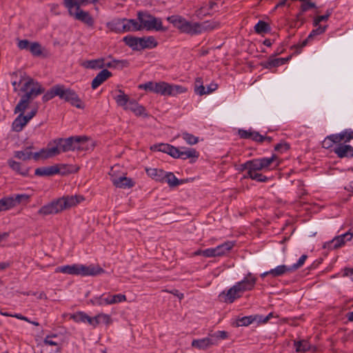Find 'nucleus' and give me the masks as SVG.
I'll use <instances>...</instances> for the list:
<instances>
[{
    "mask_svg": "<svg viewBox=\"0 0 353 353\" xmlns=\"http://www.w3.org/2000/svg\"><path fill=\"white\" fill-rule=\"evenodd\" d=\"M164 182L168 183L170 187H176L181 184L180 181L172 172H165Z\"/></svg>",
    "mask_w": 353,
    "mask_h": 353,
    "instance_id": "nucleus-46",
    "label": "nucleus"
},
{
    "mask_svg": "<svg viewBox=\"0 0 353 353\" xmlns=\"http://www.w3.org/2000/svg\"><path fill=\"white\" fill-rule=\"evenodd\" d=\"M339 134L341 136H343V137H341V141H343L345 143L353 139V130L351 129H347Z\"/></svg>",
    "mask_w": 353,
    "mask_h": 353,
    "instance_id": "nucleus-55",
    "label": "nucleus"
},
{
    "mask_svg": "<svg viewBox=\"0 0 353 353\" xmlns=\"http://www.w3.org/2000/svg\"><path fill=\"white\" fill-rule=\"evenodd\" d=\"M352 238L353 232L350 230L345 234L334 237L332 241L325 243L323 248L329 250L338 249L343 246L346 241H350Z\"/></svg>",
    "mask_w": 353,
    "mask_h": 353,
    "instance_id": "nucleus-10",
    "label": "nucleus"
},
{
    "mask_svg": "<svg viewBox=\"0 0 353 353\" xmlns=\"http://www.w3.org/2000/svg\"><path fill=\"white\" fill-rule=\"evenodd\" d=\"M147 174L157 181L164 182L165 171L157 168H146Z\"/></svg>",
    "mask_w": 353,
    "mask_h": 353,
    "instance_id": "nucleus-28",
    "label": "nucleus"
},
{
    "mask_svg": "<svg viewBox=\"0 0 353 353\" xmlns=\"http://www.w3.org/2000/svg\"><path fill=\"white\" fill-rule=\"evenodd\" d=\"M128 23L131 25L132 31H138L142 30L141 23H138L135 19H128Z\"/></svg>",
    "mask_w": 353,
    "mask_h": 353,
    "instance_id": "nucleus-64",
    "label": "nucleus"
},
{
    "mask_svg": "<svg viewBox=\"0 0 353 353\" xmlns=\"http://www.w3.org/2000/svg\"><path fill=\"white\" fill-rule=\"evenodd\" d=\"M30 101H31L30 99H26L25 97L22 96L18 104L14 108V113L20 112V114H23L25 110L28 108Z\"/></svg>",
    "mask_w": 353,
    "mask_h": 353,
    "instance_id": "nucleus-44",
    "label": "nucleus"
},
{
    "mask_svg": "<svg viewBox=\"0 0 353 353\" xmlns=\"http://www.w3.org/2000/svg\"><path fill=\"white\" fill-rule=\"evenodd\" d=\"M277 157L275 154H272L270 157H264L261 159H254L245 162V168H249L247 175L254 173H257V171H260L264 169H268L273 164L274 167L279 165V163L276 162Z\"/></svg>",
    "mask_w": 353,
    "mask_h": 353,
    "instance_id": "nucleus-3",
    "label": "nucleus"
},
{
    "mask_svg": "<svg viewBox=\"0 0 353 353\" xmlns=\"http://www.w3.org/2000/svg\"><path fill=\"white\" fill-rule=\"evenodd\" d=\"M195 35L200 34L204 32L212 31L220 26V23L215 21H205L202 23L195 22Z\"/></svg>",
    "mask_w": 353,
    "mask_h": 353,
    "instance_id": "nucleus-12",
    "label": "nucleus"
},
{
    "mask_svg": "<svg viewBox=\"0 0 353 353\" xmlns=\"http://www.w3.org/2000/svg\"><path fill=\"white\" fill-rule=\"evenodd\" d=\"M125 110L132 111L136 116H147L145 108L135 100H131L128 106L125 107Z\"/></svg>",
    "mask_w": 353,
    "mask_h": 353,
    "instance_id": "nucleus-25",
    "label": "nucleus"
},
{
    "mask_svg": "<svg viewBox=\"0 0 353 353\" xmlns=\"http://www.w3.org/2000/svg\"><path fill=\"white\" fill-rule=\"evenodd\" d=\"M83 200V196L81 195L64 196L42 206L38 214L43 216L57 214L77 205Z\"/></svg>",
    "mask_w": 353,
    "mask_h": 353,
    "instance_id": "nucleus-1",
    "label": "nucleus"
},
{
    "mask_svg": "<svg viewBox=\"0 0 353 353\" xmlns=\"http://www.w3.org/2000/svg\"><path fill=\"white\" fill-rule=\"evenodd\" d=\"M334 152L339 158L353 157V147L350 145L339 143L334 148Z\"/></svg>",
    "mask_w": 353,
    "mask_h": 353,
    "instance_id": "nucleus-16",
    "label": "nucleus"
},
{
    "mask_svg": "<svg viewBox=\"0 0 353 353\" xmlns=\"http://www.w3.org/2000/svg\"><path fill=\"white\" fill-rule=\"evenodd\" d=\"M332 10H327L325 14L318 16L317 17H316L314 21V26H319L320 22H321L323 21H327L329 19V17H330V15L332 14Z\"/></svg>",
    "mask_w": 353,
    "mask_h": 353,
    "instance_id": "nucleus-56",
    "label": "nucleus"
},
{
    "mask_svg": "<svg viewBox=\"0 0 353 353\" xmlns=\"http://www.w3.org/2000/svg\"><path fill=\"white\" fill-rule=\"evenodd\" d=\"M217 7V3L214 1H210L208 4L203 5L195 11V14L198 18L202 19L204 17L211 15V11Z\"/></svg>",
    "mask_w": 353,
    "mask_h": 353,
    "instance_id": "nucleus-21",
    "label": "nucleus"
},
{
    "mask_svg": "<svg viewBox=\"0 0 353 353\" xmlns=\"http://www.w3.org/2000/svg\"><path fill=\"white\" fill-rule=\"evenodd\" d=\"M139 88L163 96H168L169 93V83L165 81H148L145 83L140 84Z\"/></svg>",
    "mask_w": 353,
    "mask_h": 353,
    "instance_id": "nucleus-8",
    "label": "nucleus"
},
{
    "mask_svg": "<svg viewBox=\"0 0 353 353\" xmlns=\"http://www.w3.org/2000/svg\"><path fill=\"white\" fill-rule=\"evenodd\" d=\"M12 197L14 199V203L15 206L22 202L27 203L30 198L29 195L26 194H14L12 196Z\"/></svg>",
    "mask_w": 353,
    "mask_h": 353,
    "instance_id": "nucleus-54",
    "label": "nucleus"
},
{
    "mask_svg": "<svg viewBox=\"0 0 353 353\" xmlns=\"http://www.w3.org/2000/svg\"><path fill=\"white\" fill-rule=\"evenodd\" d=\"M110 301L111 305L115 304L121 302H123L126 301V296L124 294H110Z\"/></svg>",
    "mask_w": 353,
    "mask_h": 353,
    "instance_id": "nucleus-59",
    "label": "nucleus"
},
{
    "mask_svg": "<svg viewBox=\"0 0 353 353\" xmlns=\"http://www.w3.org/2000/svg\"><path fill=\"white\" fill-rule=\"evenodd\" d=\"M61 172L58 165L48 167H41L35 170L34 174L37 176H52Z\"/></svg>",
    "mask_w": 353,
    "mask_h": 353,
    "instance_id": "nucleus-19",
    "label": "nucleus"
},
{
    "mask_svg": "<svg viewBox=\"0 0 353 353\" xmlns=\"http://www.w3.org/2000/svg\"><path fill=\"white\" fill-rule=\"evenodd\" d=\"M83 66L90 69H101L105 67L104 59L87 61L83 63Z\"/></svg>",
    "mask_w": 353,
    "mask_h": 353,
    "instance_id": "nucleus-39",
    "label": "nucleus"
},
{
    "mask_svg": "<svg viewBox=\"0 0 353 353\" xmlns=\"http://www.w3.org/2000/svg\"><path fill=\"white\" fill-rule=\"evenodd\" d=\"M130 63L128 60L113 59L111 61L105 63V67L115 69H123L128 67Z\"/></svg>",
    "mask_w": 353,
    "mask_h": 353,
    "instance_id": "nucleus-36",
    "label": "nucleus"
},
{
    "mask_svg": "<svg viewBox=\"0 0 353 353\" xmlns=\"http://www.w3.org/2000/svg\"><path fill=\"white\" fill-rule=\"evenodd\" d=\"M123 19H115L107 23L108 28L117 33L123 32Z\"/></svg>",
    "mask_w": 353,
    "mask_h": 353,
    "instance_id": "nucleus-34",
    "label": "nucleus"
},
{
    "mask_svg": "<svg viewBox=\"0 0 353 353\" xmlns=\"http://www.w3.org/2000/svg\"><path fill=\"white\" fill-rule=\"evenodd\" d=\"M256 282V279L251 274L249 273L241 281L235 284L236 288L239 289L240 292L252 290Z\"/></svg>",
    "mask_w": 353,
    "mask_h": 353,
    "instance_id": "nucleus-13",
    "label": "nucleus"
},
{
    "mask_svg": "<svg viewBox=\"0 0 353 353\" xmlns=\"http://www.w3.org/2000/svg\"><path fill=\"white\" fill-rule=\"evenodd\" d=\"M60 94L61 93L59 92V85H56L43 94L42 100L44 103H46L51 100L56 96L59 97Z\"/></svg>",
    "mask_w": 353,
    "mask_h": 353,
    "instance_id": "nucleus-43",
    "label": "nucleus"
},
{
    "mask_svg": "<svg viewBox=\"0 0 353 353\" xmlns=\"http://www.w3.org/2000/svg\"><path fill=\"white\" fill-rule=\"evenodd\" d=\"M118 94L116 95L114 99L116 101L119 106H121L125 110V107L128 106V103L131 101L129 97L124 93L121 90H118Z\"/></svg>",
    "mask_w": 353,
    "mask_h": 353,
    "instance_id": "nucleus-35",
    "label": "nucleus"
},
{
    "mask_svg": "<svg viewBox=\"0 0 353 353\" xmlns=\"http://www.w3.org/2000/svg\"><path fill=\"white\" fill-rule=\"evenodd\" d=\"M182 137L189 145H195L199 142L197 137L188 132H183Z\"/></svg>",
    "mask_w": 353,
    "mask_h": 353,
    "instance_id": "nucleus-52",
    "label": "nucleus"
},
{
    "mask_svg": "<svg viewBox=\"0 0 353 353\" xmlns=\"http://www.w3.org/2000/svg\"><path fill=\"white\" fill-rule=\"evenodd\" d=\"M21 90L26 92V94L23 96L32 101L38 95L44 93L45 88L39 83L30 78L23 84Z\"/></svg>",
    "mask_w": 353,
    "mask_h": 353,
    "instance_id": "nucleus-7",
    "label": "nucleus"
},
{
    "mask_svg": "<svg viewBox=\"0 0 353 353\" xmlns=\"http://www.w3.org/2000/svg\"><path fill=\"white\" fill-rule=\"evenodd\" d=\"M88 139L86 137H70L67 139H56L51 141L54 148H57L59 154L70 150H83L87 149Z\"/></svg>",
    "mask_w": 353,
    "mask_h": 353,
    "instance_id": "nucleus-2",
    "label": "nucleus"
},
{
    "mask_svg": "<svg viewBox=\"0 0 353 353\" xmlns=\"http://www.w3.org/2000/svg\"><path fill=\"white\" fill-rule=\"evenodd\" d=\"M29 51L33 56L39 57L42 54L41 46L38 42H33L30 46Z\"/></svg>",
    "mask_w": 353,
    "mask_h": 353,
    "instance_id": "nucleus-51",
    "label": "nucleus"
},
{
    "mask_svg": "<svg viewBox=\"0 0 353 353\" xmlns=\"http://www.w3.org/2000/svg\"><path fill=\"white\" fill-rule=\"evenodd\" d=\"M290 57L288 58H270L268 61L265 63V66L267 68H272L278 67L283 65L288 62Z\"/></svg>",
    "mask_w": 353,
    "mask_h": 353,
    "instance_id": "nucleus-38",
    "label": "nucleus"
},
{
    "mask_svg": "<svg viewBox=\"0 0 353 353\" xmlns=\"http://www.w3.org/2000/svg\"><path fill=\"white\" fill-rule=\"evenodd\" d=\"M247 177L252 179V180H255L258 182H266L268 180V178L265 175H263L261 173H254L247 175Z\"/></svg>",
    "mask_w": 353,
    "mask_h": 353,
    "instance_id": "nucleus-58",
    "label": "nucleus"
},
{
    "mask_svg": "<svg viewBox=\"0 0 353 353\" xmlns=\"http://www.w3.org/2000/svg\"><path fill=\"white\" fill-rule=\"evenodd\" d=\"M294 345L296 352H305L309 350L310 347V343L305 340L295 341Z\"/></svg>",
    "mask_w": 353,
    "mask_h": 353,
    "instance_id": "nucleus-47",
    "label": "nucleus"
},
{
    "mask_svg": "<svg viewBox=\"0 0 353 353\" xmlns=\"http://www.w3.org/2000/svg\"><path fill=\"white\" fill-rule=\"evenodd\" d=\"M57 334H51V335H48L45 338L43 343L45 345H47L57 346V345H58V343L56 341L52 340V338H57Z\"/></svg>",
    "mask_w": 353,
    "mask_h": 353,
    "instance_id": "nucleus-60",
    "label": "nucleus"
},
{
    "mask_svg": "<svg viewBox=\"0 0 353 353\" xmlns=\"http://www.w3.org/2000/svg\"><path fill=\"white\" fill-rule=\"evenodd\" d=\"M241 294L242 292H240L239 289L234 285L228 290L227 293L223 292L221 294L220 296H224L225 302L232 303L236 299L241 297Z\"/></svg>",
    "mask_w": 353,
    "mask_h": 353,
    "instance_id": "nucleus-20",
    "label": "nucleus"
},
{
    "mask_svg": "<svg viewBox=\"0 0 353 353\" xmlns=\"http://www.w3.org/2000/svg\"><path fill=\"white\" fill-rule=\"evenodd\" d=\"M211 338L215 341V345L218 344V342L221 339H225L228 338V334L225 331H217L214 334H210Z\"/></svg>",
    "mask_w": 353,
    "mask_h": 353,
    "instance_id": "nucleus-53",
    "label": "nucleus"
},
{
    "mask_svg": "<svg viewBox=\"0 0 353 353\" xmlns=\"http://www.w3.org/2000/svg\"><path fill=\"white\" fill-rule=\"evenodd\" d=\"M168 90H169L168 96H176L179 94H181V93L185 92L187 91V89L182 85H172V84H169Z\"/></svg>",
    "mask_w": 353,
    "mask_h": 353,
    "instance_id": "nucleus-50",
    "label": "nucleus"
},
{
    "mask_svg": "<svg viewBox=\"0 0 353 353\" xmlns=\"http://www.w3.org/2000/svg\"><path fill=\"white\" fill-rule=\"evenodd\" d=\"M234 246V243L232 241L225 242L221 245L216 246L215 248L217 256H221L226 254Z\"/></svg>",
    "mask_w": 353,
    "mask_h": 353,
    "instance_id": "nucleus-45",
    "label": "nucleus"
},
{
    "mask_svg": "<svg viewBox=\"0 0 353 353\" xmlns=\"http://www.w3.org/2000/svg\"><path fill=\"white\" fill-rule=\"evenodd\" d=\"M15 207L14 199L11 196H5L0 199V212L8 210Z\"/></svg>",
    "mask_w": 353,
    "mask_h": 353,
    "instance_id": "nucleus-42",
    "label": "nucleus"
},
{
    "mask_svg": "<svg viewBox=\"0 0 353 353\" xmlns=\"http://www.w3.org/2000/svg\"><path fill=\"white\" fill-rule=\"evenodd\" d=\"M158 42L152 36L139 37V46L140 50L143 49H152L157 47Z\"/></svg>",
    "mask_w": 353,
    "mask_h": 353,
    "instance_id": "nucleus-23",
    "label": "nucleus"
},
{
    "mask_svg": "<svg viewBox=\"0 0 353 353\" xmlns=\"http://www.w3.org/2000/svg\"><path fill=\"white\" fill-rule=\"evenodd\" d=\"M152 150L167 153L173 157L176 154V148L168 143H159L151 147Z\"/></svg>",
    "mask_w": 353,
    "mask_h": 353,
    "instance_id": "nucleus-26",
    "label": "nucleus"
},
{
    "mask_svg": "<svg viewBox=\"0 0 353 353\" xmlns=\"http://www.w3.org/2000/svg\"><path fill=\"white\" fill-rule=\"evenodd\" d=\"M59 92L61 93L59 97L65 101L70 103L72 105L79 108L83 109L85 105L77 94L70 88H65L64 85H59Z\"/></svg>",
    "mask_w": 353,
    "mask_h": 353,
    "instance_id": "nucleus-6",
    "label": "nucleus"
},
{
    "mask_svg": "<svg viewBox=\"0 0 353 353\" xmlns=\"http://www.w3.org/2000/svg\"><path fill=\"white\" fill-rule=\"evenodd\" d=\"M293 272L290 266H287L285 265H278L274 269H272L269 271V273L271 274V276L273 277H279L287 273Z\"/></svg>",
    "mask_w": 353,
    "mask_h": 353,
    "instance_id": "nucleus-33",
    "label": "nucleus"
},
{
    "mask_svg": "<svg viewBox=\"0 0 353 353\" xmlns=\"http://www.w3.org/2000/svg\"><path fill=\"white\" fill-rule=\"evenodd\" d=\"M257 320L256 316H246L237 319V326H248Z\"/></svg>",
    "mask_w": 353,
    "mask_h": 353,
    "instance_id": "nucleus-49",
    "label": "nucleus"
},
{
    "mask_svg": "<svg viewBox=\"0 0 353 353\" xmlns=\"http://www.w3.org/2000/svg\"><path fill=\"white\" fill-rule=\"evenodd\" d=\"M30 148H26L25 150L23 151H16L14 152V157L19 159H21L23 161H27L32 158V152L30 151Z\"/></svg>",
    "mask_w": 353,
    "mask_h": 353,
    "instance_id": "nucleus-48",
    "label": "nucleus"
},
{
    "mask_svg": "<svg viewBox=\"0 0 353 353\" xmlns=\"http://www.w3.org/2000/svg\"><path fill=\"white\" fill-rule=\"evenodd\" d=\"M28 121L23 117V114H19L12 123V130L14 132H19L23 130Z\"/></svg>",
    "mask_w": 353,
    "mask_h": 353,
    "instance_id": "nucleus-27",
    "label": "nucleus"
},
{
    "mask_svg": "<svg viewBox=\"0 0 353 353\" xmlns=\"http://www.w3.org/2000/svg\"><path fill=\"white\" fill-rule=\"evenodd\" d=\"M212 345H215V341L211 338L210 334L208 337L201 339H194L192 342V347L203 350H205Z\"/></svg>",
    "mask_w": 353,
    "mask_h": 353,
    "instance_id": "nucleus-17",
    "label": "nucleus"
},
{
    "mask_svg": "<svg viewBox=\"0 0 353 353\" xmlns=\"http://www.w3.org/2000/svg\"><path fill=\"white\" fill-rule=\"evenodd\" d=\"M80 275L83 276H97L104 272V270L98 265L91 264L90 265H85L80 264Z\"/></svg>",
    "mask_w": 353,
    "mask_h": 353,
    "instance_id": "nucleus-14",
    "label": "nucleus"
},
{
    "mask_svg": "<svg viewBox=\"0 0 353 353\" xmlns=\"http://www.w3.org/2000/svg\"><path fill=\"white\" fill-rule=\"evenodd\" d=\"M137 19L141 23L142 29L149 31H164L165 30L163 27L162 21L160 18H157L146 12H139Z\"/></svg>",
    "mask_w": 353,
    "mask_h": 353,
    "instance_id": "nucleus-4",
    "label": "nucleus"
},
{
    "mask_svg": "<svg viewBox=\"0 0 353 353\" xmlns=\"http://www.w3.org/2000/svg\"><path fill=\"white\" fill-rule=\"evenodd\" d=\"M256 317H257V320L256 321H258L260 323H268L271 318L274 316V313L270 312L266 316H263L261 315H255Z\"/></svg>",
    "mask_w": 353,
    "mask_h": 353,
    "instance_id": "nucleus-62",
    "label": "nucleus"
},
{
    "mask_svg": "<svg viewBox=\"0 0 353 353\" xmlns=\"http://www.w3.org/2000/svg\"><path fill=\"white\" fill-rule=\"evenodd\" d=\"M199 157V153L194 148H188L185 150L181 151L176 148V154L173 155L174 158H180L183 160L191 159L190 163L195 162Z\"/></svg>",
    "mask_w": 353,
    "mask_h": 353,
    "instance_id": "nucleus-15",
    "label": "nucleus"
},
{
    "mask_svg": "<svg viewBox=\"0 0 353 353\" xmlns=\"http://www.w3.org/2000/svg\"><path fill=\"white\" fill-rule=\"evenodd\" d=\"M80 264L67 265L59 266L55 269V272H61L66 274L80 275Z\"/></svg>",
    "mask_w": 353,
    "mask_h": 353,
    "instance_id": "nucleus-22",
    "label": "nucleus"
},
{
    "mask_svg": "<svg viewBox=\"0 0 353 353\" xmlns=\"http://www.w3.org/2000/svg\"><path fill=\"white\" fill-rule=\"evenodd\" d=\"M91 301L92 304L97 305H111L110 294H103L99 296L94 297Z\"/></svg>",
    "mask_w": 353,
    "mask_h": 353,
    "instance_id": "nucleus-41",
    "label": "nucleus"
},
{
    "mask_svg": "<svg viewBox=\"0 0 353 353\" xmlns=\"http://www.w3.org/2000/svg\"><path fill=\"white\" fill-rule=\"evenodd\" d=\"M68 10L70 16L74 17V19L85 23L88 26H93L94 21L88 12L84 11L81 8H70Z\"/></svg>",
    "mask_w": 353,
    "mask_h": 353,
    "instance_id": "nucleus-11",
    "label": "nucleus"
},
{
    "mask_svg": "<svg viewBox=\"0 0 353 353\" xmlns=\"http://www.w3.org/2000/svg\"><path fill=\"white\" fill-rule=\"evenodd\" d=\"M8 164L9 167L17 173L22 176L28 175V169L26 167L22 165L21 163L17 162L12 159H8Z\"/></svg>",
    "mask_w": 353,
    "mask_h": 353,
    "instance_id": "nucleus-29",
    "label": "nucleus"
},
{
    "mask_svg": "<svg viewBox=\"0 0 353 353\" xmlns=\"http://www.w3.org/2000/svg\"><path fill=\"white\" fill-rule=\"evenodd\" d=\"M123 42L133 50L139 51V37L128 35L123 39Z\"/></svg>",
    "mask_w": 353,
    "mask_h": 353,
    "instance_id": "nucleus-37",
    "label": "nucleus"
},
{
    "mask_svg": "<svg viewBox=\"0 0 353 353\" xmlns=\"http://www.w3.org/2000/svg\"><path fill=\"white\" fill-rule=\"evenodd\" d=\"M326 26H319L315 30H313L310 34L308 35V39H312L314 36L321 34L325 31Z\"/></svg>",
    "mask_w": 353,
    "mask_h": 353,
    "instance_id": "nucleus-61",
    "label": "nucleus"
},
{
    "mask_svg": "<svg viewBox=\"0 0 353 353\" xmlns=\"http://www.w3.org/2000/svg\"><path fill=\"white\" fill-rule=\"evenodd\" d=\"M97 0H63V6L67 8H81V6L88 3H94Z\"/></svg>",
    "mask_w": 353,
    "mask_h": 353,
    "instance_id": "nucleus-24",
    "label": "nucleus"
},
{
    "mask_svg": "<svg viewBox=\"0 0 353 353\" xmlns=\"http://www.w3.org/2000/svg\"><path fill=\"white\" fill-rule=\"evenodd\" d=\"M289 149L290 145L287 143H280L274 146V150L281 153L288 150Z\"/></svg>",
    "mask_w": 353,
    "mask_h": 353,
    "instance_id": "nucleus-63",
    "label": "nucleus"
},
{
    "mask_svg": "<svg viewBox=\"0 0 353 353\" xmlns=\"http://www.w3.org/2000/svg\"><path fill=\"white\" fill-rule=\"evenodd\" d=\"M70 318L73 319L76 323H87L90 325H92L93 317H90L83 312H77L72 314Z\"/></svg>",
    "mask_w": 353,
    "mask_h": 353,
    "instance_id": "nucleus-31",
    "label": "nucleus"
},
{
    "mask_svg": "<svg viewBox=\"0 0 353 353\" xmlns=\"http://www.w3.org/2000/svg\"><path fill=\"white\" fill-rule=\"evenodd\" d=\"M112 323V320L109 314L101 313L93 317L92 326L96 327L100 323L109 325Z\"/></svg>",
    "mask_w": 353,
    "mask_h": 353,
    "instance_id": "nucleus-30",
    "label": "nucleus"
},
{
    "mask_svg": "<svg viewBox=\"0 0 353 353\" xmlns=\"http://www.w3.org/2000/svg\"><path fill=\"white\" fill-rule=\"evenodd\" d=\"M167 20L181 33L195 35V22H191L180 15H172Z\"/></svg>",
    "mask_w": 353,
    "mask_h": 353,
    "instance_id": "nucleus-5",
    "label": "nucleus"
},
{
    "mask_svg": "<svg viewBox=\"0 0 353 353\" xmlns=\"http://www.w3.org/2000/svg\"><path fill=\"white\" fill-rule=\"evenodd\" d=\"M307 259V255L303 254L299 258V259L298 260V261L296 263H294L290 266L292 272H294V271L297 270L298 269H299L300 268H301L303 265V264L305 262V260Z\"/></svg>",
    "mask_w": 353,
    "mask_h": 353,
    "instance_id": "nucleus-57",
    "label": "nucleus"
},
{
    "mask_svg": "<svg viewBox=\"0 0 353 353\" xmlns=\"http://www.w3.org/2000/svg\"><path fill=\"white\" fill-rule=\"evenodd\" d=\"M116 168L117 166L112 167L109 172L113 185L119 188H132L135 184L132 179L124 176H117L116 175Z\"/></svg>",
    "mask_w": 353,
    "mask_h": 353,
    "instance_id": "nucleus-9",
    "label": "nucleus"
},
{
    "mask_svg": "<svg viewBox=\"0 0 353 353\" xmlns=\"http://www.w3.org/2000/svg\"><path fill=\"white\" fill-rule=\"evenodd\" d=\"M254 28L255 32L259 34L268 33L271 31L270 24L261 20L259 21V22L254 26Z\"/></svg>",
    "mask_w": 353,
    "mask_h": 353,
    "instance_id": "nucleus-40",
    "label": "nucleus"
},
{
    "mask_svg": "<svg viewBox=\"0 0 353 353\" xmlns=\"http://www.w3.org/2000/svg\"><path fill=\"white\" fill-rule=\"evenodd\" d=\"M59 154L57 148H54L52 143L50 142L47 148L41 150V157L42 159H47Z\"/></svg>",
    "mask_w": 353,
    "mask_h": 353,
    "instance_id": "nucleus-32",
    "label": "nucleus"
},
{
    "mask_svg": "<svg viewBox=\"0 0 353 353\" xmlns=\"http://www.w3.org/2000/svg\"><path fill=\"white\" fill-rule=\"evenodd\" d=\"M112 73L107 69L102 70L93 79V80L92 81V84H91L92 88L93 90L97 89L99 85H101L108 78L112 77Z\"/></svg>",
    "mask_w": 353,
    "mask_h": 353,
    "instance_id": "nucleus-18",
    "label": "nucleus"
}]
</instances>
